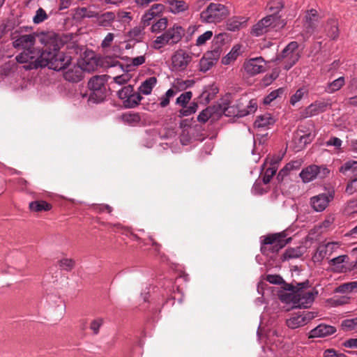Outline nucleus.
<instances>
[{
	"instance_id": "obj_23",
	"label": "nucleus",
	"mask_w": 357,
	"mask_h": 357,
	"mask_svg": "<svg viewBox=\"0 0 357 357\" xmlns=\"http://www.w3.org/2000/svg\"><path fill=\"white\" fill-rule=\"evenodd\" d=\"M328 104L324 101H315L305 109L306 116H316L326 111Z\"/></svg>"
},
{
	"instance_id": "obj_37",
	"label": "nucleus",
	"mask_w": 357,
	"mask_h": 357,
	"mask_svg": "<svg viewBox=\"0 0 357 357\" xmlns=\"http://www.w3.org/2000/svg\"><path fill=\"white\" fill-rule=\"evenodd\" d=\"M144 26L134 27L128 32V36L136 42L142 41L144 36Z\"/></svg>"
},
{
	"instance_id": "obj_34",
	"label": "nucleus",
	"mask_w": 357,
	"mask_h": 357,
	"mask_svg": "<svg viewBox=\"0 0 357 357\" xmlns=\"http://www.w3.org/2000/svg\"><path fill=\"white\" fill-rule=\"evenodd\" d=\"M79 66L82 69V73L84 71H94L98 67L97 59L94 57H91L90 59H84L80 63Z\"/></svg>"
},
{
	"instance_id": "obj_21",
	"label": "nucleus",
	"mask_w": 357,
	"mask_h": 357,
	"mask_svg": "<svg viewBox=\"0 0 357 357\" xmlns=\"http://www.w3.org/2000/svg\"><path fill=\"white\" fill-rule=\"evenodd\" d=\"M276 121L275 118L269 113H265L257 116L254 126L257 128L268 129Z\"/></svg>"
},
{
	"instance_id": "obj_25",
	"label": "nucleus",
	"mask_w": 357,
	"mask_h": 357,
	"mask_svg": "<svg viewBox=\"0 0 357 357\" xmlns=\"http://www.w3.org/2000/svg\"><path fill=\"white\" fill-rule=\"evenodd\" d=\"M318 20V13L315 9L310 10L305 15V26L307 33H312Z\"/></svg>"
},
{
	"instance_id": "obj_64",
	"label": "nucleus",
	"mask_w": 357,
	"mask_h": 357,
	"mask_svg": "<svg viewBox=\"0 0 357 357\" xmlns=\"http://www.w3.org/2000/svg\"><path fill=\"white\" fill-rule=\"evenodd\" d=\"M146 58L144 56H139L131 59L130 63L134 66H139L145 63Z\"/></svg>"
},
{
	"instance_id": "obj_39",
	"label": "nucleus",
	"mask_w": 357,
	"mask_h": 357,
	"mask_svg": "<svg viewBox=\"0 0 357 357\" xmlns=\"http://www.w3.org/2000/svg\"><path fill=\"white\" fill-rule=\"evenodd\" d=\"M342 328L346 332H357V317L342 321Z\"/></svg>"
},
{
	"instance_id": "obj_28",
	"label": "nucleus",
	"mask_w": 357,
	"mask_h": 357,
	"mask_svg": "<svg viewBox=\"0 0 357 357\" xmlns=\"http://www.w3.org/2000/svg\"><path fill=\"white\" fill-rule=\"evenodd\" d=\"M247 19L243 17H234L227 22V29L231 31H236L246 25Z\"/></svg>"
},
{
	"instance_id": "obj_20",
	"label": "nucleus",
	"mask_w": 357,
	"mask_h": 357,
	"mask_svg": "<svg viewBox=\"0 0 357 357\" xmlns=\"http://www.w3.org/2000/svg\"><path fill=\"white\" fill-rule=\"evenodd\" d=\"M336 328L331 325L321 324L310 332V337H324L334 334Z\"/></svg>"
},
{
	"instance_id": "obj_46",
	"label": "nucleus",
	"mask_w": 357,
	"mask_h": 357,
	"mask_svg": "<svg viewBox=\"0 0 357 357\" xmlns=\"http://www.w3.org/2000/svg\"><path fill=\"white\" fill-rule=\"evenodd\" d=\"M301 255L300 251L295 248H288L285 250L282 256V261L289 260L291 259H296Z\"/></svg>"
},
{
	"instance_id": "obj_52",
	"label": "nucleus",
	"mask_w": 357,
	"mask_h": 357,
	"mask_svg": "<svg viewBox=\"0 0 357 357\" xmlns=\"http://www.w3.org/2000/svg\"><path fill=\"white\" fill-rule=\"evenodd\" d=\"M47 18V15L45 11L40 8L37 10L35 16L33 18V21L35 24H40Z\"/></svg>"
},
{
	"instance_id": "obj_56",
	"label": "nucleus",
	"mask_w": 357,
	"mask_h": 357,
	"mask_svg": "<svg viewBox=\"0 0 357 357\" xmlns=\"http://www.w3.org/2000/svg\"><path fill=\"white\" fill-rule=\"evenodd\" d=\"M346 192L352 195L357 192V174L354 178H353L348 184L346 188Z\"/></svg>"
},
{
	"instance_id": "obj_59",
	"label": "nucleus",
	"mask_w": 357,
	"mask_h": 357,
	"mask_svg": "<svg viewBox=\"0 0 357 357\" xmlns=\"http://www.w3.org/2000/svg\"><path fill=\"white\" fill-rule=\"evenodd\" d=\"M114 33H108L107 34V36L105 37V38L103 39V40L102 41L101 47L102 48L109 47L111 45L112 41L114 40Z\"/></svg>"
},
{
	"instance_id": "obj_42",
	"label": "nucleus",
	"mask_w": 357,
	"mask_h": 357,
	"mask_svg": "<svg viewBox=\"0 0 357 357\" xmlns=\"http://www.w3.org/2000/svg\"><path fill=\"white\" fill-rule=\"evenodd\" d=\"M239 47H236L234 46L230 52H229L223 59L222 63L225 65H227L230 63L231 61H234L236 59L238 56L239 55Z\"/></svg>"
},
{
	"instance_id": "obj_60",
	"label": "nucleus",
	"mask_w": 357,
	"mask_h": 357,
	"mask_svg": "<svg viewBox=\"0 0 357 357\" xmlns=\"http://www.w3.org/2000/svg\"><path fill=\"white\" fill-rule=\"evenodd\" d=\"M266 280L271 284H280L283 282L282 277L278 275H268Z\"/></svg>"
},
{
	"instance_id": "obj_5",
	"label": "nucleus",
	"mask_w": 357,
	"mask_h": 357,
	"mask_svg": "<svg viewBox=\"0 0 357 357\" xmlns=\"http://www.w3.org/2000/svg\"><path fill=\"white\" fill-rule=\"evenodd\" d=\"M282 7L283 6L280 0L271 1L268 5V9L273 13L264 17L255 24L252 29V34L255 36H260L268 32L271 26H275L274 23L278 19L275 14L278 13Z\"/></svg>"
},
{
	"instance_id": "obj_38",
	"label": "nucleus",
	"mask_w": 357,
	"mask_h": 357,
	"mask_svg": "<svg viewBox=\"0 0 357 357\" xmlns=\"http://www.w3.org/2000/svg\"><path fill=\"white\" fill-rule=\"evenodd\" d=\"M345 80L344 77H340L332 82L329 83L325 91L327 93H332L340 89L344 84Z\"/></svg>"
},
{
	"instance_id": "obj_22",
	"label": "nucleus",
	"mask_w": 357,
	"mask_h": 357,
	"mask_svg": "<svg viewBox=\"0 0 357 357\" xmlns=\"http://www.w3.org/2000/svg\"><path fill=\"white\" fill-rule=\"evenodd\" d=\"M63 77L66 81L78 82L83 78L82 69L79 66H73L64 72Z\"/></svg>"
},
{
	"instance_id": "obj_29",
	"label": "nucleus",
	"mask_w": 357,
	"mask_h": 357,
	"mask_svg": "<svg viewBox=\"0 0 357 357\" xmlns=\"http://www.w3.org/2000/svg\"><path fill=\"white\" fill-rule=\"evenodd\" d=\"M350 301V297L347 295L338 296L335 295L326 301V303L329 307H337L348 304Z\"/></svg>"
},
{
	"instance_id": "obj_8",
	"label": "nucleus",
	"mask_w": 357,
	"mask_h": 357,
	"mask_svg": "<svg viewBox=\"0 0 357 357\" xmlns=\"http://www.w3.org/2000/svg\"><path fill=\"white\" fill-rule=\"evenodd\" d=\"M108 78V75H102L93 76L89 79L88 87L91 91V93L89 97V100L98 102L105 99L107 92L105 84Z\"/></svg>"
},
{
	"instance_id": "obj_19",
	"label": "nucleus",
	"mask_w": 357,
	"mask_h": 357,
	"mask_svg": "<svg viewBox=\"0 0 357 357\" xmlns=\"http://www.w3.org/2000/svg\"><path fill=\"white\" fill-rule=\"evenodd\" d=\"M36 42L35 34L22 35L16 38L13 42V47L15 48H21L24 50H32Z\"/></svg>"
},
{
	"instance_id": "obj_11",
	"label": "nucleus",
	"mask_w": 357,
	"mask_h": 357,
	"mask_svg": "<svg viewBox=\"0 0 357 357\" xmlns=\"http://www.w3.org/2000/svg\"><path fill=\"white\" fill-rule=\"evenodd\" d=\"M192 61L190 54L183 50L176 51L171 58L172 70L176 72L184 71Z\"/></svg>"
},
{
	"instance_id": "obj_7",
	"label": "nucleus",
	"mask_w": 357,
	"mask_h": 357,
	"mask_svg": "<svg viewBox=\"0 0 357 357\" xmlns=\"http://www.w3.org/2000/svg\"><path fill=\"white\" fill-rule=\"evenodd\" d=\"M301 54L298 44L296 41L289 43L276 57V61L280 63L284 70H289L299 60Z\"/></svg>"
},
{
	"instance_id": "obj_51",
	"label": "nucleus",
	"mask_w": 357,
	"mask_h": 357,
	"mask_svg": "<svg viewBox=\"0 0 357 357\" xmlns=\"http://www.w3.org/2000/svg\"><path fill=\"white\" fill-rule=\"evenodd\" d=\"M212 36L213 32L211 31H206L197 38L196 40V45L201 46L204 45L208 40L212 38Z\"/></svg>"
},
{
	"instance_id": "obj_62",
	"label": "nucleus",
	"mask_w": 357,
	"mask_h": 357,
	"mask_svg": "<svg viewBox=\"0 0 357 357\" xmlns=\"http://www.w3.org/2000/svg\"><path fill=\"white\" fill-rule=\"evenodd\" d=\"M210 116V112L208 109H204L198 115L197 120L201 123H206Z\"/></svg>"
},
{
	"instance_id": "obj_54",
	"label": "nucleus",
	"mask_w": 357,
	"mask_h": 357,
	"mask_svg": "<svg viewBox=\"0 0 357 357\" xmlns=\"http://www.w3.org/2000/svg\"><path fill=\"white\" fill-rule=\"evenodd\" d=\"M103 324V319L101 318H98L93 320L90 324V328L93 332L94 334H98L99 333L100 328L102 326Z\"/></svg>"
},
{
	"instance_id": "obj_10",
	"label": "nucleus",
	"mask_w": 357,
	"mask_h": 357,
	"mask_svg": "<svg viewBox=\"0 0 357 357\" xmlns=\"http://www.w3.org/2000/svg\"><path fill=\"white\" fill-rule=\"evenodd\" d=\"M330 173L329 169L325 165L318 166L311 165L304 168L299 176L303 183H309L317 178H324Z\"/></svg>"
},
{
	"instance_id": "obj_18",
	"label": "nucleus",
	"mask_w": 357,
	"mask_h": 357,
	"mask_svg": "<svg viewBox=\"0 0 357 357\" xmlns=\"http://www.w3.org/2000/svg\"><path fill=\"white\" fill-rule=\"evenodd\" d=\"M218 55L215 52H207L199 61V70L206 73L210 70L218 61Z\"/></svg>"
},
{
	"instance_id": "obj_35",
	"label": "nucleus",
	"mask_w": 357,
	"mask_h": 357,
	"mask_svg": "<svg viewBox=\"0 0 357 357\" xmlns=\"http://www.w3.org/2000/svg\"><path fill=\"white\" fill-rule=\"evenodd\" d=\"M76 17L83 18H92L98 16V13L95 10L90 9L89 8L82 7L78 8L75 11Z\"/></svg>"
},
{
	"instance_id": "obj_53",
	"label": "nucleus",
	"mask_w": 357,
	"mask_h": 357,
	"mask_svg": "<svg viewBox=\"0 0 357 357\" xmlns=\"http://www.w3.org/2000/svg\"><path fill=\"white\" fill-rule=\"evenodd\" d=\"M156 16L150 10H148L142 17L141 22L144 26L150 25L151 22Z\"/></svg>"
},
{
	"instance_id": "obj_26",
	"label": "nucleus",
	"mask_w": 357,
	"mask_h": 357,
	"mask_svg": "<svg viewBox=\"0 0 357 357\" xmlns=\"http://www.w3.org/2000/svg\"><path fill=\"white\" fill-rule=\"evenodd\" d=\"M334 293L347 295L351 293H357V281L343 283L334 289Z\"/></svg>"
},
{
	"instance_id": "obj_32",
	"label": "nucleus",
	"mask_w": 357,
	"mask_h": 357,
	"mask_svg": "<svg viewBox=\"0 0 357 357\" xmlns=\"http://www.w3.org/2000/svg\"><path fill=\"white\" fill-rule=\"evenodd\" d=\"M301 161L294 160L287 163L278 173V178L281 177L282 178L287 176L291 171L298 169L301 166Z\"/></svg>"
},
{
	"instance_id": "obj_2",
	"label": "nucleus",
	"mask_w": 357,
	"mask_h": 357,
	"mask_svg": "<svg viewBox=\"0 0 357 357\" xmlns=\"http://www.w3.org/2000/svg\"><path fill=\"white\" fill-rule=\"evenodd\" d=\"M305 284H308V282L298 283L296 286L291 284L289 289L294 293L287 296V301L292 303L294 307L307 308L310 307L318 294V291L315 289L303 290Z\"/></svg>"
},
{
	"instance_id": "obj_48",
	"label": "nucleus",
	"mask_w": 357,
	"mask_h": 357,
	"mask_svg": "<svg viewBox=\"0 0 357 357\" xmlns=\"http://www.w3.org/2000/svg\"><path fill=\"white\" fill-rule=\"evenodd\" d=\"M307 92V90L306 88L303 87L298 89L296 93L291 97L290 98V103L292 105H294L296 102L300 101L302 98L303 97L304 94Z\"/></svg>"
},
{
	"instance_id": "obj_43",
	"label": "nucleus",
	"mask_w": 357,
	"mask_h": 357,
	"mask_svg": "<svg viewBox=\"0 0 357 357\" xmlns=\"http://www.w3.org/2000/svg\"><path fill=\"white\" fill-rule=\"evenodd\" d=\"M192 97V93L191 91H185L181 93L176 100V104L181 106L182 107H185L189 101L191 100Z\"/></svg>"
},
{
	"instance_id": "obj_13",
	"label": "nucleus",
	"mask_w": 357,
	"mask_h": 357,
	"mask_svg": "<svg viewBox=\"0 0 357 357\" xmlns=\"http://www.w3.org/2000/svg\"><path fill=\"white\" fill-rule=\"evenodd\" d=\"M340 246L339 242H329L320 244L312 256L314 262H321L324 258L330 257Z\"/></svg>"
},
{
	"instance_id": "obj_55",
	"label": "nucleus",
	"mask_w": 357,
	"mask_h": 357,
	"mask_svg": "<svg viewBox=\"0 0 357 357\" xmlns=\"http://www.w3.org/2000/svg\"><path fill=\"white\" fill-rule=\"evenodd\" d=\"M113 79L115 83L121 85L126 84L131 79V75L128 73H123L121 75L114 77Z\"/></svg>"
},
{
	"instance_id": "obj_4",
	"label": "nucleus",
	"mask_w": 357,
	"mask_h": 357,
	"mask_svg": "<svg viewBox=\"0 0 357 357\" xmlns=\"http://www.w3.org/2000/svg\"><path fill=\"white\" fill-rule=\"evenodd\" d=\"M184 35L185 29L181 26L174 24L165 29L162 34L155 38L152 47L155 50H159L166 45H174L178 43Z\"/></svg>"
},
{
	"instance_id": "obj_27",
	"label": "nucleus",
	"mask_w": 357,
	"mask_h": 357,
	"mask_svg": "<svg viewBox=\"0 0 357 357\" xmlns=\"http://www.w3.org/2000/svg\"><path fill=\"white\" fill-rule=\"evenodd\" d=\"M165 3L169 6V11L177 14L188 9V5L183 0H166Z\"/></svg>"
},
{
	"instance_id": "obj_9",
	"label": "nucleus",
	"mask_w": 357,
	"mask_h": 357,
	"mask_svg": "<svg viewBox=\"0 0 357 357\" xmlns=\"http://www.w3.org/2000/svg\"><path fill=\"white\" fill-rule=\"evenodd\" d=\"M118 97L126 108H133L137 106L142 99L139 93L134 91L132 85L123 86L117 93Z\"/></svg>"
},
{
	"instance_id": "obj_15",
	"label": "nucleus",
	"mask_w": 357,
	"mask_h": 357,
	"mask_svg": "<svg viewBox=\"0 0 357 357\" xmlns=\"http://www.w3.org/2000/svg\"><path fill=\"white\" fill-rule=\"evenodd\" d=\"M315 316L314 312L308 311L296 313L287 320V325L292 329L297 328L305 325L309 321L314 318Z\"/></svg>"
},
{
	"instance_id": "obj_24",
	"label": "nucleus",
	"mask_w": 357,
	"mask_h": 357,
	"mask_svg": "<svg viewBox=\"0 0 357 357\" xmlns=\"http://www.w3.org/2000/svg\"><path fill=\"white\" fill-rule=\"evenodd\" d=\"M157 82L158 79L155 77H148L141 83L138 89V93H139L140 95L143 94L146 96L151 94L153 89L157 84Z\"/></svg>"
},
{
	"instance_id": "obj_14",
	"label": "nucleus",
	"mask_w": 357,
	"mask_h": 357,
	"mask_svg": "<svg viewBox=\"0 0 357 357\" xmlns=\"http://www.w3.org/2000/svg\"><path fill=\"white\" fill-rule=\"evenodd\" d=\"M333 191L328 192L327 193H321L311 197L310 204L314 211L317 212H322L326 208L328 204L333 199Z\"/></svg>"
},
{
	"instance_id": "obj_61",
	"label": "nucleus",
	"mask_w": 357,
	"mask_h": 357,
	"mask_svg": "<svg viewBox=\"0 0 357 357\" xmlns=\"http://www.w3.org/2000/svg\"><path fill=\"white\" fill-rule=\"evenodd\" d=\"M324 357H347L344 354L334 349H327L324 353Z\"/></svg>"
},
{
	"instance_id": "obj_17",
	"label": "nucleus",
	"mask_w": 357,
	"mask_h": 357,
	"mask_svg": "<svg viewBox=\"0 0 357 357\" xmlns=\"http://www.w3.org/2000/svg\"><path fill=\"white\" fill-rule=\"evenodd\" d=\"M257 109V102L255 99L249 101L247 108L244 109H235L234 107H227L224 109V113L226 116H245L255 112Z\"/></svg>"
},
{
	"instance_id": "obj_63",
	"label": "nucleus",
	"mask_w": 357,
	"mask_h": 357,
	"mask_svg": "<svg viewBox=\"0 0 357 357\" xmlns=\"http://www.w3.org/2000/svg\"><path fill=\"white\" fill-rule=\"evenodd\" d=\"M342 140L336 137H332L328 141L326 142L327 146H333L336 148H340L342 146Z\"/></svg>"
},
{
	"instance_id": "obj_1",
	"label": "nucleus",
	"mask_w": 357,
	"mask_h": 357,
	"mask_svg": "<svg viewBox=\"0 0 357 357\" xmlns=\"http://www.w3.org/2000/svg\"><path fill=\"white\" fill-rule=\"evenodd\" d=\"M61 43L56 38H51L40 54L36 64L29 68L46 67L59 71L70 65L72 58L60 51Z\"/></svg>"
},
{
	"instance_id": "obj_47",
	"label": "nucleus",
	"mask_w": 357,
	"mask_h": 357,
	"mask_svg": "<svg viewBox=\"0 0 357 357\" xmlns=\"http://www.w3.org/2000/svg\"><path fill=\"white\" fill-rule=\"evenodd\" d=\"M198 105L196 102H192L189 106L183 107L180 111L181 116H188L196 112Z\"/></svg>"
},
{
	"instance_id": "obj_57",
	"label": "nucleus",
	"mask_w": 357,
	"mask_h": 357,
	"mask_svg": "<svg viewBox=\"0 0 357 357\" xmlns=\"http://www.w3.org/2000/svg\"><path fill=\"white\" fill-rule=\"evenodd\" d=\"M93 208L98 213L107 211L108 213H111L112 212V206L108 204H94Z\"/></svg>"
},
{
	"instance_id": "obj_6",
	"label": "nucleus",
	"mask_w": 357,
	"mask_h": 357,
	"mask_svg": "<svg viewBox=\"0 0 357 357\" xmlns=\"http://www.w3.org/2000/svg\"><path fill=\"white\" fill-rule=\"evenodd\" d=\"M229 14V10L225 5L210 3L200 13V20L204 23H218L226 18Z\"/></svg>"
},
{
	"instance_id": "obj_3",
	"label": "nucleus",
	"mask_w": 357,
	"mask_h": 357,
	"mask_svg": "<svg viewBox=\"0 0 357 357\" xmlns=\"http://www.w3.org/2000/svg\"><path fill=\"white\" fill-rule=\"evenodd\" d=\"M291 240V238L288 237L286 231L267 235L264 236V239L261 241V251L263 255H267L271 252H278Z\"/></svg>"
},
{
	"instance_id": "obj_45",
	"label": "nucleus",
	"mask_w": 357,
	"mask_h": 357,
	"mask_svg": "<svg viewBox=\"0 0 357 357\" xmlns=\"http://www.w3.org/2000/svg\"><path fill=\"white\" fill-rule=\"evenodd\" d=\"M284 92L282 88H279L276 90L271 91L268 95H267L264 98V104L269 105L272 101L276 99L278 97H280Z\"/></svg>"
},
{
	"instance_id": "obj_36",
	"label": "nucleus",
	"mask_w": 357,
	"mask_h": 357,
	"mask_svg": "<svg viewBox=\"0 0 357 357\" xmlns=\"http://www.w3.org/2000/svg\"><path fill=\"white\" fill-rule=\"evenodd\" d=\"M340 172L343 174H347L349 172L355 174L356 176L357 174V161L356 160H349L344 163L339 169Z\"/></svg>"
},
{
	"instance_id": "obj_49",
	"label": "nucleus",
	"mask_w": 357,
	"mask_h": 357,
	"mask_svg": "<svg viewBox=\"0 0 357 357\" xmlns=\"http://www.w3.org/2000/svg\"><path fill=\"white\" fill-rule=\"evenodd\" d=\"M277 172V167L273 166L266 169L262 181L264 184H268Z\"/></svg>"
},
{
	"instance_id": "obj_58",
	"label": "nucleus",
	"mask_w": 357,
	"mask_h": 357,
	"mask_svg": "<svg viewBox=\"0 0 357 357\" xmlns=\"http://www.w3.org/2000/svg\"><path fill=\"white\" fill-rule=\"evenodd\" d=\"M153 14L158 17L165 10V6L161 3L153 4L149 9Z\"/></svg>"
},
{
	"instance_id": "obj_30",
	"label": "nucleus",
	"mask_w": 357,
	"mask_h": 357,
	"mask_svg": "<svg viewBox=\"0 0 357 357\" xmlns=\"http://www.w3.org/2000/svg\"><path fill=\"white\" fill-rule=\"evenodd\" d=\"M96 22L102 26H108L115 19V14L113 12H106L102 15L98 13Z\"/></svg>"
},
{
	"instance_id": "obj_31",
	"label": "nucleus",
	"mask_w": 357,
	"mask_h": 357,
	"mask_svg": "<svg viewBox=\"0 0 357 357\" xmlns=\"http://www.w3.org/2000/svg\"><path fill=\"white\" fill-rule=\"evenodd\" d=\"M29 208L33 212L48 211L52 205L45 201H33L29 203Z\"/></svg>"
},
{
	"instance_id": "obj_50",
	"label": "nucleus",
	"mask_w": 357,
	"mask_h": 357,
	"mask_svg": "<svg viewBox=\"0 0 357 357\" xmlns=\"http://www.w3.org/2000/svg\"><path fill=\"white\" fill-rule=\"evenodd\" d=\"M59 266L67 271L72 270L75 266V261L72 259L65 258L59 261Z\"/></svg>"
},
{
	"instance_id": "obj_44",
	"label": "nucleus",
	"mask_w": 357,
	"mask_h": 357,
	"mask_svg": "<svg viewBox=\"0 0 357 357\" xmlns=\"http://www.w3.org/2000/svg\"><path fill=\"white\" fill-rule=\"evenodd\" d=\"M335 221V217L333 215H329L326 217L325 220L322 221L319 225V228L321 230V232L326 231L330 229Z\"/></svg>"
},
{
	"instance_id": "obj_16",
	"label": "nucleus",
	"mask_w": 357,
	"mask_h": 357,
	"mask_svg": "<svg viewBox=\"0 0 357 357\" xmlns=\"http://www.w3.org/2000/svg\"><path fill=\"white\" fill-rule=\"evenodd\" d=\"M40 52L34 50H26L16 56V61L20 63H27L24 66L26 70L36 69L29 68L32 64H36Z\"/></svg>"
},
{
	"instance_id": "obj_12",
	"label": "nucleus",
	"mask_w": 357,
	"mask_h": 357,
	"mask_svg": "<svg viewBox=\"0 0 357 357\" xmlns=\"http://www.w3.org/2000/svg\"><path fill=\"white\" fill-rule=\"evenodd\" d=\"M266 63L261 57H255L247 59L243 63L244 71L250 76H255L261 73L266 70Z\"/></svg>"
},
{
	"instance_id": "obj_41",
	"label": "nucleus",
	"mask_w": 357,
	"mask_h": 357,
	"mask_svg": "<svg viewBox=\"0 0 357 357\" xmlns=\"http://www.w3.org/2000/svg\"><path fill=\"white\" fill-rule=\"evenodd\" d=\"M177 91L174 89H168L166 93L160 98V106L161 107H165L169 104L170 99L173 98Z\"/></svg>"
},
{
	"instance_id": "obj_33",
	"label": "nucleus",
	"mask_w": 357,
	"mask_h": 357,
	"mask_svg": "<svg viewBox=\"0 0 357 357\" xmlns=\"http://www.w3.org/2000/svg\"><path fill=\"white\" fill-rule=\"evenodd\" d=\"M195 82L193 79L183 80L180 78H177L173 83V88L175 89L177 92L183 90H185L188 88L192 87L195 84Z\"/></svg>"
},
{
	"instance_id": "obj_40",
	"label": "nucleus",
	"mask_w": 357,
	"mask_h": 357,
	"mask_svg": "<svg viewBox=\"0 0 357 357\" xmlns=\"http://www.w3.org/2000/svg\"><path fill=\"white\" fill-rule=\"evenodd\" d=\"M168 20L166 17L160 18L156 22L152 24L151 31L152 33H160L165 31L167 26Z\"/></svg>"
}]
</instances>
